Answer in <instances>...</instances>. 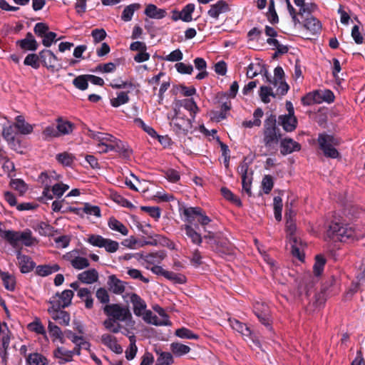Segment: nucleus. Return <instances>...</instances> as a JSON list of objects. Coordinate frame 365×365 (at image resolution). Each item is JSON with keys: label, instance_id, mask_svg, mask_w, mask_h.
<instances>
[{"label": "nucleus", "instance_id": "nucleus-1", "mask_svg": "<svg viewBox=\"0 0 365 365\" xmlns=\"http://www.w3.org/2000/svg\"><path fill=\"white\" fill-rule=\"evenodd\" d=\"M88 135L97 141V148L99 149V153L115 151L125 158H128L131 155L132 150L129 146L125 143L109 133L88 130Z\"/></svg>", "mask_w": 365, "mask_h": 365}, {"label": "nucleus", "instance_id": "nucleus-2", "mask_svg": "<svg viewBox=\"0 0 365 365\" xmlns=\"http://www.w3.org/2000/svg\"><path fill=\"white\" fill-rule=\"evenodd\" d=\"M103 310L108 317L119 322H124L125 327L122 334L135 329V322L133 320L132 314L128 307L119 304H109L104 306Z\"/></svg>", "mask_w": 365, "mask_h": 365}, {"label": "nucleus", "instance_id": "nucleus-3", "mask_svg": "<svg viewBox=\"0 0 365 365\" xmlns=\"http://www.w3.org/2000/svg\"><path fill=\"white\" fill-rule=\"evenodd\" d=\"M0 237L6 240L14 248H19L20 243L26 247H31L36 242L30 230L19 232L0 228Z\"/></svg>", "mask_w": 365, "mask_h": 365}, {"label": "nucleus", "instance_id": "nucleus-4", "mask_svg": "<svg viewBox=\"0 0 365 365\" xmlns=\"http://www.w3.org/2000/svg\"><path fill=\"white\" fill-rule=\"evenodd\" d=\"M328 237L341 242H346L351 238L359 239L364 236V234L361 233L359 230H353L351 227L344 226L343 225L334 222L327 230Z\"/></svg>", "mask_w": 365, "mask_h": 365}, {"label": "nucleus", "instance_id": "nucleus-5", "mask_svg": "<svg viewBox=\"0 0 365 365\" xmlns=\"http://www.w3.org/2000/svg\"><path fill=\"white\" fill-rule=\"evenodd\" d=\"M275 123V117L272 115L264 121L263 142L269 150L275 148L281 137L279 130L276 128Z\"/></svg>", "mask_w": 365, "mask_h": 365}, {"label": "nucleus", "instance_id": "nucleus-6", "mask_svg": "<svg viewBox=\"0 0 365 365\" xmlns=\"http://www.w3.org/2000/svg\"><path fill=\"white\" fill-rule=\"evenodd\" d=\"M318 142L325 156L331 158L339 157V153L335 148L336 146L339 145L340 141L339 139L331 135L320 134L318 138Z\"/></svg>", "mask_w": 365, "mask_h": 365}, {"label": "nucleus", "instance_id": "nucleus-7", "mask_svg": "<svg viewBox=\"0 0 365 365\" xmlns=\"http://www.w3.org/2000/svg\"><path fill=\"white\" fill-rule=\"evenodd\" d=\"M286 227L289 236V243L291 246V252L294 257L302 261L304 257L301 250L302 244V242L299 240L297 236L294 235L297 229L296 225L292 220L287 219Z\"/></svg>", "mask_w": 365, "mask_h": 365}, {"label": "nucleus", "instance_id": "nucleus-8", "mask_svg": "<svg viewBox=\"0 0 365 365\" xmlns=\"http://www.w3.org/2000/svg\"><path fill=\"white\" fill-rule=\"evenodd\" d=\"M334 100V95L330 90H319L309 93L302 98L304 105L309 106L322 102L331 103Z\"/></svg>", "mask_w": 365, "mask_h": 365}, {"label": "nucleus", "instance_id": "nucleus-9", "mask_svg": "<svg viewBox=\"0 0 365 365\" xmlns=\"http://www.w3.org/2000/svg\"><path fill=\"white\" fill-rule=\"evenodd\" d=\"M87 241L94 247L104 248L109 253H114L119 248V243L117 241L105 238L98 235H89Z\"/></svg>", "mask_w": 365, "mask_h": 365}, {"label": "nucleus", "instance_id": "nucleus-10", "mask_svg": "<svg viewBox=\"0 0 365 365\" xmlns=\"http://www.w3.org/2000/svg\"><path fill=\"white\" fill-rule=\"evenodd\" d=\"M266 78L267 82L272 84L274 87L277 88V94L284 96L287 93L289 87L285 82L284 72L281 66H277L274 68L273 79H271V77L267 75H266Z\"/></svg>", "mask_w": 365, "mask_h": 365}, {"label": "nucleus", "instance_id": "nucleus-11", "mask_svg": "<svg viewBox=\"0 0 365 365\" xmlns=\"http://www.w3.org/2000/svg\"><path fill=\"white\" fill-rule=\"evenodd\" d=\"M39 58L43 65L53 72L62 68L60 61L50 50L44 49L39 52Z\"/></svg>", "mask_w": 365, "mask_h": 365}, {"label": "nucleus", "instance_id": "nucleus-12", "mask_svg": "<svg viewBox=\"0 0 365 365\" xmlns=\"http://www.w3.org/2000/svg\"><path fill=\"white\" fill-rule=\"evenodd\" d=\"M63 258L68 261L72 267L76 269H83L89 266L88 260L85 257L78 256V252L77 250H73L66 253L63 256Z\"/></svg>", "mask_w": 365, "mask_h": 365}, {"label": "nucleus", "instance_id": "nucleus-13", "mask_svg": "<svg viewBox=\"0 0 365 365\" xmlns=\"http://www.w3.org/2000/svg\"><path fill=\"white\" fill-rule=\"evenodd\" d=\"M172 125L176 132L183 134H187L189 132H191L192 128L191 120L178 115L172 120Z\"/></svg>", "mask_w": 365, "mask_h": 365}, {"label": "nucleus", "instance_id": "nucleus-14", "mask_svg": "<svg viewBox=\"0 0 365 365\" xmlns=\"http://www.w3.org/2000/svg\"><path fill=\"white\" fill-rule=\"evenodd\" d=\"M73 297V292L70 289H66L61 294H56L52 302L54 303L53 307H56L58 309L68 307L71 303Z\"/></svg>", "mask_w": 365, "mask_h": 365}, {"label": "nucleus", "instance_id": "nucleus-15", "mask_svg": "<svg viewBox=\"0 0 365 365\" xmlns=\"http://www.w3.org/2000/svg\"><path fill=\"white\" fill-rule=\"evenodd\" d=\"M69 189V186L62 182L56 183L53 185L51 190L48 187L44 188L43 194L48 199L51 200L53 197H61L66 191Z\"/></svg>", "mask_w": 365, "mask_h": 365}, {"label": "nucleus", "instance_id": "nucleus-16", "mask_svg": "<svg viewBox=\"0 0 365 365\" xmlns=\"http://www.w3.org/2000/svg\"><path fill=\"white\" fill-rule=\"evenodd\" d=\"M16 258L22 273H29L34 268V262L30 257L23 255L20 250L16 251Z\"/></svg>", "mask_w": 365, "mask_h": 365}, {"label": "nucleus", "instance_id": "nucleus-17", "mask_svg": "<svg viewBox=\"0 0 365 365\" xmlns=\"http://www.w3.org/2000/svg\"><path fill=\"white\" fill-rule=\"evenodd\" d=\"M230 11L229 4L225 1H218L216 4L210 6V10L207 11L209 16L217 20L220 15L225 14Z\"/></svg>", "mask_w": 365, "mask_h": 365}, {"label": "nucleus", "instance_id": "nucleus-18", "mask_svg": "<svg viewBox=\"0 0 365 365\" xmlns=\"http://www.w3.org/2000/svg\"><path fill=\"white\" fill-rule=\"evenodd\" d=\"M129 299L133 304V309L135 315L137 317L143 315V312L147 309L145 302L135 293H132L129 295Z\"/></svg>", "mask_w": 365, "mask_h": 365}, {"label": "nucleus", "instance_id": "nucleus-19", "mask_svg": "<svg viewBox=\"0 0 365 365\" xmlns=\"http://www.w3.org/2000/svg\"><path fill=\"white\" fill-rule=\"evenodd\" d=\"M255 313L264 325L269 326V312L266 304L259 302L256 303L255 305Z\"/></svg>", "mask_w": 365, "mask_h": 365}, {"label": "nucleus", "instance_id": "nucleus-20", "mask_svg": "<svg viewBox=\"0 0 365 365\" xmlns=\"http://www.w3.org/2000/svg\"><path fill=\"white\" fill-rule=\"evenodd\" d=\"M101 341L105 346L115 353H122L123 349L121 346L118 344L117 339L114 336L110 334H104L101 336Z\"/></svg>", "mask_w": 365, "mask_h": 365}, {"label": "nucleus", "instance_id": "nucleus-21", "mask_svg": "<svg viewBox=\"0 0 365 365\" xmlns=\"http://www.w3.org/2000/svg\"><path fill=\"white\" fill-rule=\"evenodd\" d=\"M125 336H128L130 341V345L125 351V357L128 360H132L136 355L138 348L135 344L136 339L133 331H128L123 333Z\"/></svg>", "mask_w": 365, "mask_h": 365}, {"label": "nucleus", "instance_id": "nucleus-22", "mask_svg": "<svg viewBox=\"0 0 365 365\" xmlns=\"http://www.w3.org/2000/svg\"><path fill=\"white\" fill-rule=\"evenodd\" d=\"M21 48L26 51H36L38 48V43L31 33H28L26 38L17 41Z\"/></svg>", "mask_w": 365, "mask_h": 365}, {"label": "nucleus", "instance_id": "nucleus-23", "mask_svg": "<svg viewBox=\"0 0 365 365\" xmlns=\"http://www.w3.org/2000/svg\"><path fill=\"white\" fill-rule=\"evenodd\" d=\"M299 150L300 145L291 138H284L281 141V153L283 155Z\"/></svg>", "mask_w": 365, "mask_h": 365}, {"label": "nucleus", "instance_id": "nucleus-24", "mask_svg": "<svg viewBox=\"0 0 365 365\" xmlns=\"http://www.w3.org/2000/svg\"><path fill=\"white\" fill-rule=\"evenodd\" d=\"M78 279L84 284H93L98 279V274L94 269L84 271L78 274Z\"/></svg>", "mask_w": 365, "mask_h": 365}, {"label": "nucleus", "instance_id": "nucleus-25", "mask_svg": "<svg viewBox=\"0 0 365 365\" xmlns=\"http://www.w3.org/2000/svg\"><path fill=\"white\" fill-rule=\"evenodd\" d=\"M103 324L106 330L113 334L122 333V331H124L125 324H121L119 322L110 317L106 319Z\"/></svg>", "mask_w": 365, "mask_h": 365}, {"label": "nucleus", "instance_id": "nucleus-26", "mask_svg": "<svg viewBox=\"0 0 365 365\" xmlns=\"http://www.w3.org/2000/svg\"><path fill=\"white\" fill-rule=\"evenodd\" d=\"M304 26L312 34L319 33L322 29L320 21L312 16L305 18Z\"/></svg>", "mask_w": 365, "mask_h": 365}, {"label": "nucleus", "instance_id": "nucleus-27", "mask_svg": "<svg viewBox=\"0 0 365 365\" xmlns=\"http://www.w3.org/2000/svg\"><path fill=\"white\" fill-rule=\"evenodd\" d=\"M140 317H141L145 322L155 326H163V324H168L166 321H160L156 315L153 314L150 310L147 309L143 312V315H140Z\"/></svg>", "mask_w": 365, "mask_h": 365}, {"label": "nucleus", "instance_id": "nucleus-28", "mask_svg": "<svg viewBox=\"0 0 365 365\" xmlns=\"http://www.w3.org/2000/svg\"><path fill=\"white\" fill-rule=\"evenodd\" d=\"M145 14L150 18L161 19L166 16V11L165 9H158L154 4H149L147 6Z\"/></svg>", "mask_w": 365, "mask_h": 365}, {"label": "nucleus", "instance_id": "nucleus-29", "mask_svg": "<svg viewBox=\"0 0 365 365\" xmlns=\"http://www.w3.org/2000/svg\"><path fill=\"white\" fill-rule=\"evenodd\" d=\"M279 120L283 128L287 132L294 130L297 126V119L294 115H281Z\"/></svg>", "mask_w": 365, "mask_h": 365}, {"label": "nucleus", "instance_id": "nucleus-30", "mask_svg": "<svg viewBox=\"0 0 365 365\" xmlns=\"http://www.w3.org/2000/svg\"><path fill=\"white\" fill-rule=\"evenodd\" d=\"M15 127L23 135L29 134L33 131V125L26 123L21 115H18L16 118Z\"/></svg>", "mask_w": 365, "mask_h": 365}, {"label": "nucleus", "instance_id": "nucleus-31", "mask_svg": "<svg viewBox=\"0 0 365 365\" xmlns=\"http://www.w3.org/2000/svg\"><path fill=\"white\" fill-rule=\"evenodd\" d=\"M0 278L3 282L4 287L7 290L14 291L15 289L16 279L13 274L0 269Z\"/></svg>", "mask_w": 365, "mask_h": 365}, {"label": "nucleus", "instance_id": "nucleus-32", "mask_svg": "<svg viewBox=\"0 0 365 365\" xmlns=\"http://www.w3.org/2000/svg\"><path fill=\"white\" fill-rule=\"evenodd\" d=\"M74 351L68 350L63 347H58L53 352L56 359L61 360V362H66L72 360Z\"/></svg>", "mask_w": 365, "mask_h": 365}, {"label": "nucleus", "instance_id": "nucleus-33", "mask_svg": "<svg viewBox=\"0 0 365 365\" xmlns=\"http://www.w3.org/2000/svg\"><path fill=\"white\" fill-rule=\"evenodd\" d=\"M48 330L51 336L53 338V341L58 340L61 344L65 343L64 333L58 326L50 321L48 322Z\"/></svg>", "mask_w": 365, "mask_h": 365}, {"label": "nucleus", "instance_id": "nucleus-34", "mask_svg": "<svg viewBox=\"0 0 365 365\" xmlns=\"http://www.w3.org/2000/svg\"><path fill=\"white\" fill-rule=\"evenodd\" d=\"M263 116V111L261 108H257L253 113V120H245L242 123V126L245 128H253L255 126L259 127L261 125L260 118Z\"/></svg>", "mask_w": 365, "mask_h": 365}, {"label": "nucleus", "instance_id": "nucleus-35", "mask_svg": "<svg viewBox=\"0 0 365 365\" xmlns=\"http://www.w3.org/2000/svg\"><path fill=\"white\" fill-rule=\"evenodd\" d=\"M26 361L29 365H48L47 359L38 353H32L26 356Z\"/></svg>", "mask_w": 365, "mask_h": 365}, {"label": "nucleus", "instance_id": "nucleus-36", "mask_svg": "<svg viewBox=\"0 0 365 365\" xmlns=\"http://www.w3.org/2000/svg\"><path fill=\"white\" fill-rule=\"evenodd\" d=\"M183 229L185 232V235L191 240L192 243L200 245L202 243V237L195 231L191 225H185Z\"/></svg>", "mask_w": 365, "mask_h": 365}, {"label": "nucleus", "instance_id": "nucleus-37", "mask_svg": "<svg viewBox=\"0 0 365 365\" xmlns=\"http://www.w3.org/2000/svg\"><path fill=\"white\" fill-rule=\"evenodd\" d=\"M230 324L234 330L240 333L242 335H243L245 336H251L252 333H251L250 328L246 324H242V322H239L238 320L230 319Z\"/></svg>", "mask_w": 365, "mask_h": 365}, {"label": "nucleus", "instance_id": "nucleus-38", "mask_svg": "<svg viewBox=\"0 0 365 365\" xmlns=\"http://www.w3.org/2000/svg\"><path fill=\"white\" fill-rule=\"evenodd\" d=\"M277 96H281L277 94V90L276 92H273L272 88L268 86H261L259 91V96L262 101L264 103L270 102V97H276Z\"/></svg>", "mask_w": 365, "mask_h": 365}, {"label": "nucleus", "instance_id": "nucleus-39", "mask_svg": "<svg viewBox=\"0 0 365 365\" xmlns=\"http://www.w3.org/2000/svg\"><path fill=\"white\" fill-rule=\"evenodd\" d=\"M171 351L177 356H183L190 352V346L180 342H173L170 344Z\"/></svg>", "mask_w": 365, "mask_h": 365}, {"label": "nucleus", "instance_id": "nucleus-40", "mask_svg": "<svg viewBox=\"0 0 365 365\" xmlns=\"http://www.w3.org/2000/svg\"><path fill=\"white\" fill-rule=\"evenodd\" d=\"M140 8V4L135 3L125 7L123 11L121 19L124 21H130L134 14V12Z\"/></svg>", "mask_w": 365, "mask_h": 365}, {"label": "nucleus", "instance_id": "nucleus-41", "mask_svg": "<svg viewBox=\"0 0 365 365\" xmlns=\"http://www.w3.org/2000/svg\"><path fill=\"white\" fill-rule=\"evenodd\" d=\"M108 227L112 230L118 232L124 236L128 234V228L122 222L115 218H110L109 220Z\"/></svg>", "mask_w": 365, "mask_h": 365}, {"label": "nucleus", "instance_id": "nucleus-42", "mask_svg": "<svg viewBox=\"0 0 365 365\" xmlns=\"http://www.w3.org/2000/svg\"><path fill=\"white\" fill-rule=\"evenodd\" d=\"M202 211V210L200 207H190L184 209L183 214L187 218L186 220L190 225L195 217H197L200 215H201Z\"/></svg>", "mask_w": 365, "mask_h": 365}, {"label": "nucleus", "instance_id": "nucleus-43", "mask_svg": "<svg viewBox=\"0 0 365 365\" xmlns=\"http://www.w3.org/2000/svg\"><path fill=\"white\" fill-rule=\"evenodd\" d=\"M109 285L111 290L117 294H121L125 289L123 282L117 279L115 276H110L109 277Z\"/></svg>", "mask_w": 365, "mask_h": 365}, {"label": "nucleus", "instance_id": "nucleus-44", "mask_svg": "<svg viewBox=\"0 0 365 365\" xmlns=\"http://www.w3.org/2000/svg\"><path fill=\"white\" fill-rule=\"evenodd\" d=\"M56 128L57 132H59V136L61 135H68L73 131V125L68 121L58 119Z\"/></svg>", "mask_w": 365, "mask_h": 365}, {"label": "nucleus", "instance_id": "nucleus-45", "mask_svg": "<svg viewBox=\"0 0 365 365\" xmlns=\"http://www.w3.org/2000/svg\"><path fill=\"white\" fill-rule=\"evenodd\" d=\"M60 267L57 264H53L52 266L41 265L36 267V273L41 277H45L58 271Z\"/></svg>", "mask_w": 365, "mask_h": 365}, {"label": "nucleus", "instance_id": "nucleus-46", "mask_svg": "<svg viewBox=\"0 0 365 365\" xmlns=\"http://www.w3.org/2000/svg\"><path fill=\"white\" fill-rule=\"evenodd\" d=\"M52 318L58 324L63 326H68L70 322L69 314L64 311L54 312L52 314Z\"/></svg>", "mask_w": 365, "mask_h": 365}, {"label": "nucleus", "instance_id": "nucleus-47", "mask_svg": "<svg viewBox=\"0 0 365 365\" xmlns=\"http://www.w3.org/2000/svg\"><path fill=\"white\" fill-rule=\"evenodd\" d=\"M158 357L156 360L155 365H171L173 363V357L169 352H158Z\"/></svg>", "mask_w": 365, "mask_h": 365}, {"label": "nucleus", "instance_id": "nucleus-48", "mask_svg": "<svg viewBox=\"0 0 365 365\" xmlns=\"http://www.w3.org/2000/svg\"><path fill=\"white\" fill-rule=\"evenodd\" d=\"M129 101V96L125 92H119L117 93V97L110 100V104L113 107H119L121 105L125 104Z\"/></svg>", "mask_w": 365, "mask_h": 365}, {"label": "nucleus", "instance_id": "nucleus-49", "mask_svg": "<svg viewBox=\"0 0 365 365\" xmlns=\"http://www.w3.org/2000/svg\"><path fill=\"white\" fill-rule=\"evenodd\" d=\"M195 6L193 4H187L180 11L182 21L190 22L192 20V14L195 11Z\"/></svg>", "mask_w": 365, "mask_h": 365}, {"label": "nucleus", "instance_id": "nucleus-50", "mask_svg": "<svg viewBox=\"0 0 365 365\" xmlns=\"http://www.w3.org/2000/svg\"><path fill=\"white\" fill-rule=\"evenodd\" d=\"M73 83L76 88L81 91H85L88 86V75H81L75 78Z\"/></svg>", "mask_w": 365, "mask_h": 365}, {"label": "nucleus", "instance_id": "nucleus-51", "mask_svg": "<svg viewBox=\"0 0 365 365\" xmlns=\"http://www.w3.org/2000/svg\"><path fill=\"white\" fill-rule=\"evenodd\" d=\"M326 263V259L322 255H317L315 258V263L313 266L314 273L316 276L322 274L324 267Z\"/></svg>", "mask_w": 365, "mask_h": 365}, {"label": "nucleus", "instance_id": "nucleus-52", "mask_svg": "<svg viewBox=\"0 0 365 365\" xmlns=\"http://www.w3.org/2000/svg\"><path fill=\"white\" fill-rule=\"evenodd\" d=\"M274 217L277 221L282 220V200L279 196L274 197L273 202Z\"/></svg>", "mask_w": 365, "mask_h": 365}, {"label": "nucleus", "instance_id": "nucleus-53", "mask_svg": "<svg viewBox=\"0 0 365 365\" xmlns=\"http://www.w3.org/2000/svg\"><path fill=\"white\" fill-rule=\"evenodd\" d=\"M39 54L35 53L29 54L24 59V63L26 66H30L32 68L37 69L39 67Z\"/></svg>", "mask_w": 365, "mask_h": 365}, {"label": "nucleus", "instance_id": "nucleus-54", "mask_svg": "<svg viewBox=\"0 0 365 365\" xmlns=\"http://www.w3.org/2000/svg\"><path fill=\"white\" fill-rule=\"evenodd\" d=\"M175 335L182 339H197L198 336L192 333L187 328L178 329L175 331Z\"/></svg>", "mask_w": 365, "mask_h": 365}, {"label": "nucleus", "instance_id": "nucleus-55", "mask_svg": "<svg viewBox=\"0 0 365 365\" xmlns=\"http://www.w3.org/2000/svg\"><path fill=\"white\" fill-rule=\"evenodd\" d=\"M165 277L177 284H183L186 282V278L184 275L170 271H166Z\"/></svg>", "mask_w": 365, "mask_h": 365}, {"label": "nucleus", "instance_id": "nucleus-56", "mask_svg": "<svg viewBox=\"0 0 365 365\" xmlns=\"http://www.w3.org/2000/svg\"><path fill=\"white\" fill-rule=\"evenodd\" d=\"M80 210L89 215H93L98 217L101 216V210L98 206H93L88 203H86Z\"/></svg>", "mask_w": 365, "mask_h": 365}, {"label": "nucleus", "instance_id": "nucleus-57", "mask_svg": "<svg viewBox=\"0 0 365 365\" xmlns=\"http://www.w3.org/2000/svg\"><path fill=\"white\" fill-rule=\"evenodd\" d=\"M10 185L13 189L18 191L21 195L24 194L27 190L26 184L22 180L20 179L11 180L10 182Z\"/></svg>", "mask_w": 365, "mask_h": 365}, {"label": "nucleus", "instance_id": "nucleus-58", "mask_svg": "<svg viewBox=\"0 0 365 365\" xmlns=\"http://www.w3.org/2000/svg\"><path fill=\"white\" fill-rule=\"evenodd\" d=\"M2 136L9 143V144H11L15 140L13 126L11 125L4 126Z\"/></svg>", "mask_w": 365, "mask_h": 365}, {"label": "nucleus", "instance_id": "nucleus-59", "mask_svg": "<svg viewBox=\"0 0 365 365\" xmlns=\"http://www.w3.org/2000/svg\"><path fill=\"white\" fill-rule=\"evenodd\" d=\"M56 159L62 165L68 166L73 163V156L68 153H62L56 155Z\"/></svg>", "mask_w": 365, "mask_h": 365}, {"label": "nucleus", "instance_id": "nucleus-60", "mask_svg": "<svg viewBox=\"0 0 365 365\" xmlns=\"http://www.w3.org/2000/svg\"><path fill=\"white\" fill-rule=\"evenodd\" d=\"M317 8L314 4H304L299 8V15L302 17H309V15Z\"/></svg>", "mask_w": 365, "mask_h": 365}, {"label": "nucleus", "instance_id": "nucleus-61", "mask_svg": "<svg viewBox=\"0 0 365 365\" xmlns=\"http://www.w3.org/2000/svg\"><path fill=\"white\" fill-rule=\"evenodd\" d=\"M29 329L34 331L37 334H42L46 336V330L41 322L38 320H36L31 323H30L29 325Z\"/></svg>", "mask_w": 365, "mask_h": 365}, {"label": "nucleus", "instance_id": "nucleus-62", "mask_svg": "<svg viewBox=\"0 0 365 365\" xmlns=\"http://www.w3.org/2000/svg\"><path fill=\"white\" fill-rule=\"evenodd\" d=\"M262 187L264 192L268 194L273 187V180L272 176L265 175L262 181Z\"/></svg>", "mask_w": 365, "mask_h": 365}, {"label": "nucleus", "instance_id": "nucleus-63", "mask_svg": "<svg viewBox=\"0 0 365 365\" xmlns=\"http://www.w3.org/2000/svg\"><path fill=\"white\" fill-rule=\"evenodd\" d=\"M43 135L45 139H50L53 138H57L59 136V132H57V128L54 126L51 125L46 127L43 131Z\"/></svg>", "mask_w": 365, "mask_h": 365}, {"label": "nucleus", "instance_id": "nucleus-64", "mask_svg": "<svg viewBox=\"0 0 365 365\" xmlns=\"http://www.w3.org/2000/svg\"><path fill=\"white\" fill-rule=\"evenodd\" d=\"M56 34L52 31H48L43 37L42 43L46 47H49L51 44L56 41Z\"/></svg>", "mask_w": 365, "mask_h": 365}]
</instances>
